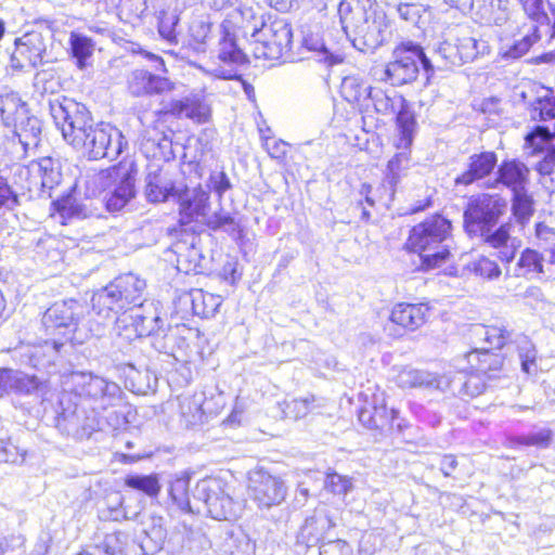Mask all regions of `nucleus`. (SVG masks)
I'll list each match as a JSON object with an SVG mask.
<instances>
[{"label": "nucleus", "mask_w": 555, "mask_h": 555, "mask_svg": "<svg viewBox=\"0 0 555 555\" xmlns=\"http://www.w3.org/2000/svg\"><path fill=\"white\" fill-rule=\"evenodd\" d=\"M339 22L352 46L361 52H373L389 35L385 15L372 0H340Z\"/></svg>", "instance_id": "1"}, {"label": "nucleus", "mask_w": 555, "mask_h": 555, "mask_svg": "<svg viewBox=\"0 0 555 555\" xmlns=\"http://www.w3.org/2000/svg\"><path fill=\"white\" fill-rule=\"evenodd\" d=\"M75 117L72 118V149L88 159H116L122 151V134L109 124L92 125L85 105L74 103Z\"/></svg>", "instance_id": "2"}, {"label": "nucleus", "mask_w": 555, "mask_h": 555, "mask_svg": "<svg viewBox=\"0 0 555 555\" xmlns=\"http://www.w3.org/2000/svg\"><path fill=\"white\" fill-rule=\"evenodd\" d=\"M253 18L254 12L249 10H235L228 14L221 24L216 28V38L211 56L219 63L214 64L209 73L220 79H232L237 77L236 67L247 63V56L237 44L238 33H249V24L246 18Z\"/></svg>", "instance_id": "3"}, {"label": "nucleus", "mask_w": 555, "mask_h": 555, "mask_svg": "<svg viewBox=\"0 0 555 555\" xmlns=\"http://www.w3.org/2000/svg\"><path fill=\"white\" fill-rule=\"evenodd\" d=\"M408 244L418 253L422 270L443 266L450 258L453 245L451 221L441 215L426 218L411 229Z\"/></svg>", "instance_id": "4"}, {"label": "nucleus", "mask_w": 555, "mask_h": 555, "mask_svg": "<svg viewBox=\"0 0 555 555\" xmlns=\"http://www.w3.org/2000/svg\"><path fill=\"white\" fill-rule=\"evenodd\" d=\"M475 337L480 338L487 347L474 348L465 357L456 361L455 367L465 376L475 378H500L503 367V357L490 351V348L501 349L511 337V333L504 326L475 325L472 330Z\"/></svg>", "instance_id": "5"}, {"label": "nucleus", "mask_w": 555, "mask_h": 555, "mask_svg": "<svg viewBox=\"0 0 555 555\" xmlns=\"http://www.w3.org/2000/svg\"><path fill=\"white\" fill-rule=\"evenodd\" d=\"M367 94V102H365L363 108L373 107L377 114L396 116L399 133L397 147L409 149L412 145L416 129V120L410 103L393 89L372 87Z\"/></svg>", "instance_id": "6"}, {"label": "nucleus", "mask_w": 555, "mask_h": 555, "mask_svg": "<svg viewBox=\"0 0 555 555\" xmlns=\"http://www.w3.org/2000/svg\"><path fill=\"white\" fill-rule=\"evenodd\" d=\"M422 66L427 80L433 77V65L421 44L413 41H403L392 51L391 60L383 69L382 80L393 87H401L414 82Z\"/></svg>", "instance_id": "7"}, {"label": "nucleus", "mask_w": 555, "mask_h": 555, "mask_svg": "<svg viewBox=\"0 0 555 555\" xmlns=\"http://www.w3.org/2000/svg\"><path fill=\"white\" fill-rule=\"evenodd\" d=\"M249 24L250 36L255 39L257 47L255 54L257 57L268 60H279L291 52L292 48V27L285 18H275L267 24L262 16L246 18Z\"/></svg>", "instance_id": "8"}, {"label": "nucleus", "mask_w": 555, "mask_h": 555, "mask_svg": "<svg viewBox=\"0 0 555 555\" xmlns=\"http://www.w3.org/2000/svg\"><path fill=\"white\" fill-rule=\"evenodd\" d=\"M489 46L483 40L473 37L449 36L438 41L434 47L433 56L429 57L433 65V75L436 69H450L474 61L478 55L488 53Z\"/></svg>", "instance_id": "9"}, {"label": "nucleus", "mask_w": 555, "mask_h": 555, "mask_svg": "<svg viewBox=\"0 0 555 555\" xmlns=\"http://www.w3.org/2000/svg\"><path fill=\"white\" fill-rule=\"evenodd\" d=\"M358 397L359 401L363 403L359 410L358 418L364 427L380 433L392 431L395 427L399 433L403 429L400 422L395 424L398 418V411L387 409L385 392L380 391L378 384H370L359 392Z\"/></svg>", "instance_id": "10"}, {"label": "nucleus", "mask_w": 555, "mask_h": 555, "mask_svg": "<svg viewBox=\"0 0 555 555\" xmlns=\"http://www.w3.org/2000/svg\"><path fill=\"white\" fill-rule=\"evenodd\" d=\"M88 386L87 392L90 396L89 406L95 412L96 418L94 425H88L91 430H103V421L107 424L108 428L113 430L125 427L128 423L124 413L118 411L108 412L103 415L109 406L115 408L122 402V390L119 384H86Z\"/></svg>", "instance_id": "11"}, {"label": "nucleus", "mask_w": 555, "mask_h": 555, "mask_svg": "<svg viewBox=\"0 0 555 555\" xmlns=\"http://www.w3.org/2000/svg\"><path fill=\"white\" fill-rule=\"evenodd\" d=\"M506 208L498 195L479 194L469 198L464 210V227L468 234L478 235L492 230Z\"/></svg>", "instance_id": "12"}, {"label": "nucleus", "mask_w": 555, "mask_h": 555, "mask_svg": "<svg viewBox=\"0 0 555 555\" xmlns=\"http://www.w3.org/2000/svg\"><path fill=\"white\" fill-rule=\"evenodd\" d=\"M118 176L119 171L116 168L99 171L90 169L81 175L72 186V218H87L91 215L90 211H87L86 205L78 204V197L91 199L98 196L109 188Z\"/></svg>", "instance_id": "13"}, {"label": "nucleus", "mask_w": 555, "mask_h": 555, "mask_svg": "<svg viewBox=\"0 0 555 555\" xmlns=\"http://www.w3.org/2000/svg\"><path fill=\"white\" fill-rule=\"evenodd\" d=\"M248 493L259 508L269 509L284 502L287 486L282 477L272 475L263 468H256L249 473Z\"/></svg>", "instance_id": "14"}, {"label": "nucleus", "mask_w": 555, "mask_h": 555, "mask_svg": "<svg viewBox=\"0 0 555 555\" xmlns=\"http://www.w3.org/2000/svg\"><path fill=\"white\" fill-rule=\"evenodd\" d=\"M194 498L204 502L207 512L215 519H229L234 516L233 499L227 483L216 477H208L197 482Z\"/></svg>", "instance_id": "15"}, {"label": "nucleus", "mask_w": 555, "mask_h": 555, "mask_svg": "<svg viewBox=\"0 0 555 555\" xmlns=\"http://www.w3.org/2000/svg\"><path fill=\"white\" fill-rule=\"evenodd\" d=\"M47 46L40 33L33 31L15 40L9 68L12 73L25 72L42 63Z\"/></svg>", "instance_id": "16"}, {"label": "nucleus", "mask_w": 555, "mask_h": 555, "mask_svg": "<svg viewBox=\"0 0 555 555\" xmlns=\"http://www.w3.org/2000/svg\"><path fill=\"white\" fill-rule=\"evenodd\" d=\"M128 90L133 96L160 95L171 91L172 82L160 74L152 73L144 68H135L127 78Z\"/></svg>", "instance_id": "17"}, {"label": "nucleus", "mask_w": 555, "mask_h": 555, "mask_svg": "<svg viewBox=\"0 0 555 555\" xmlns=\"http://www.w3.org/2000/svg\"><path fill=\"white\" fill-rule=\"evenodd\" d=\"M529 168L517 159L503 160L496 170V178L489 184V188L496 189L503 185L512 194L528 189Z\"/></svg>", "instance_id": "18"}, {"label": "nucleus", "mask_w": 555, "mask_h": 555, "mask_svg": "<svg viewBox=\"0 0 555 555\" xmlns=\"http://www.w3.org/2000/svg\"><path fill=\"white\" fill-rule=\"evenodd\" d=\"M91 304L92 310L103 319H115L120 312L128 310L115 279L92 295Z\"/></svg>", "instance_id": "19"}, {"label": "nucleus", "mask_w": 555, "mask_h": 555, "mask_svg": "<svg viewBox=\"0 0 555 555\" xmlns=\"http://www.w3.org/2000/svg\"><path fill=\"white\" fill-rule=\"evenodd\" d=\"M498 164L494 152L487 151L468 157L467 169L455 178L456 185H470L489 176Z\"/></svg>", "instance_id": "20"}, {"label": "nucleus", "mask_w": 555, "mask_h": 555, "mask_svg": "<svg viewBox=\"0 0 555 555\" xmlns=\"http://www.w3.org/2000/svg\"><path fill=\"white\" fill-rule=\"evenodd\" d=\"M131 319L135 336L138 337L147 336L152 341L154 335L164 330L163 320L153 302L140 304L132 309Z\"/></svg>", "instance_id": "21"}, {"label": "nucleus", "mask_w": 555, "mask_h": 555, "mask_svg": "<svg viewBox=\"0 0 555 555\" xmlns=\"http://www.w3.org/2000/svg\"><path fill=\"white\" fill-rule=\"evenodd\" d=\"M189 331L184 325L164 328L154 335L151 345L158 352L177 360L178 352L183 351L188 347V341L183 334Z\"/></svg>", "instance_id": "22"}, {"label": "nucleus", "mask_w": 555, "mask_h": 555, "mask_svg": "<svg viewBox=\"0 0 555 555\" xmlns=\"http://www.w3.org/2000/svg\"><path fill=\"white\" fill-rule=\"evenodd\" d=\"M428 311L425 304L400 302L392 308L390 320L403 328L414 331L425 323Z\"/></svg>", "instance_id": "23"}, {"label": "nucleus", "mask_w": 555, "mask_h": 555, "mask_svg": "<svg viewBox=\"0 0 555 555\" xmlns=\"http://www.w3.org/2000/svg\"><path fill=\"white\" fill-rule=\"evenodd\" d=\"M301 47L308 52H311L312 57H314L318 62L332 66L343 61L339 54L331 52V50L327 48L323 37L321 36L319 27H306L301 30Z\"/></svg>", "instance_id": "24"}, {"label": "nucleus", "mask_w": 555, "mask_h": 555, "mask_svg": "<svg viewBox=\"0 0 555 555\" xmlns=\"http://www.w3.org/2000/svg\"><path fill=\"white\" fill-rule=\"evenodd\" d=\"M180 215L182 221L188 223L199 216H205L209 208V193L202 186L186 190L179 196Z\"/></svg>", "instance_id": "25"}, {"label": "nucleus", "mask_w": 555, "mask_h": 555, "mask_svg": "<svg viewBox=\"0 0 555 555\" xmlns=\"http://www.w3.org/2000/svg\"><path fill=\"white\" fill-rule=\"evenodd\" d=\"M176 193L175 182L166 170L157 169L146 176L145 195L151 203H162Z\"/></svg>", "instance_id": "26"}, {"label": "nucleus", "mask_w": 555, "mask_h": 555, "mask_svg": "<svg viewBox=\"0 0 555 555\" xmlns=\"http://www.w3.org/2000/svg\"><path fill=\"white\" fill-rule=\"evenodd\" d=\"M28 112V104L18 92L8 88L0 90V117L7 127L16 124Z\"/></svg>", "instance_id": "27"}, {"label": "nucleus", "mask_w": 555, "mask_h": 555, "mask_svg": "<svg viewBox=\"0 0 555 555\" xmlns=\"http://www.w3.org/2000/svg\"><path fill=\"white\" fill-rule=\"evenodd\" d=\"M11 127L25 154L39 145L41 122L36 116L30 115L29 112Z\"/></svg>", "instance_id": "28"}, {"label": "nucleus", "mask_w": 555, "mask_h": 555, "mask_svg": "<svg viewBox=\"0 0 555 555\" xmlns=\"http://www.w3.org/2000/svg\"><path fill=\"white\" fill-rule=\"evenodd\" d=\"M190 46L197 53H204L212 48L216 38V29L208 17L199 16L192 20L189 26Z\"/></svg>", "instance_id": "29"}, {"label": "nucleus", "mask_w": 555, "mask_h": 555, "mask_svg": "<svg viewBox=\"0 0 555 555\" xmlns=\"http://www.w3.org/2000/svg\"><path fill=\"white\" fill-rule=\"evenodd\" d=\"M95 43L87 36L72 31V59L77 68L88 76L93 73V53Z\"/></svg>", "instance_id": "30"}, {"label": "nucleus", "mask_w": 555, "mask_h": 555, "mask_svg": "<svg viewBox=\"0 0 555 555\" xmlns=\"http://www.w3.org/2000/svg\"><path fill=\"white\" fill-rule=\"evenodd\" d=\"M134 179L126 173L120 182L108 191L104 197L106 209L111 212L120 211L134 197Z\"/></svg>", "instance_id": "31"}, {"label": "nucleus", "mask_w": 555, "mask_h": 555, "mask_svg": "<svg viewBox=\"0 0 555 555\" xmlns=\"http://www.w3.org/2000/svg\"><path fill=\"white\" fill-rule=\"evenodd\" d=\"M115 282L128 309L131 305L135 308L142 304V296L146 288V282L143 279L133 273H127L116 278Z\"/></svg>", "instance_id": "32"}, {"label": "nucleus", "mask_w": 555, "mask_h": 555, "mask_svg": "<svg viewBox=\"0 0 555 555\" xmlns=\"http://www.w3.org/2000/svg\"><path fill=\"white\" fill-rule=\"evenodd\" d=\"M516 349L521 372L527 378L538 377L539 372H541L543 367L542 359L538 358V351L533 343L527 337H521L517 341Z\"/></svg>", "instance_id": "33"}, {"label": "nucleus", "mask_w": 555, "mask_h": 555, "mask_svg": "<svg viewBox=\"0 0 555 555\" xmlns=\"http://www.w3.org/2000/svg\"><path fill=\"white\" fill-rule=\"evenodd\" d=\"M516 349L521 372L527 378L538 377L539 372H541L543 367L542 359L538 358V351L533 343L527 337H521L517 341Z\"/></svg>", "instance_id": "34"}, {"label": "nucleus", "mask_w": 555, "mask_h": 555, "mask_svg": "<svg viewBox=\"0 0 555 555\" xmlns=\"http://www.w3.org/2000/svg\"><path fill=\"white\" fill-rule=\"evenodd\" d=\"M328 526L330 519L325 516L312 515L307 517L297 533V543L307 547L317 545Z\"/></svg>", "instance_id": "35"}, {"label": "nucleus", "mask_w": 555, "mask_h": 555, "mask_svg": "<svg viewBox=\"0 0 555 555\" xmlns=\"http://www.w3.org/2000/svg\"><path fill=\"white\" fill-rule=\"evenodd\" d=\"M387 164V172L383 181V188L388 191V198L392 201L396 186L400 182L401 177L410 167V155L408 149H402Z\"/></svg>", "instance_id": "36"}, {"label": "nucleus", "mask_w": 555, "mask_h": 555, "mask_svg": "<svg viewBox=\"0 0 555 555\" xmlns=\"http://www.w3.org/2000/svg\"><path fill=\"white\" fill-rule=\"evenodd\" d=\"M209 402L203 401L201 396L184 398L180 402L181 422L186 428H193L207 420Z\"/></svg>", "instance_id": "37"}, {"label": "nucleus", "mask_w": 555, "mask_h": 555, "mask_svg": "<svg viewBox=\"0 0 555 555\" xmlns=\"http://www.w3.org/2000/svg\"><path fill=\"white\" fill-rule=\"evenodd\" d=\"M372 86H369L359 76H346L340 83V94L349 103H354L359 107L363 108L365 102H367L369 91Z\"/></svg>", "instance_id": "38"}, {"label": "nucleus", "mask_w": 555, "mask_h": 555, "mask_svg": "<svg viewBox=\"0 0 555 555\" xmlns=\"http://www.w3.org/2000/svg\"><path fill=\"white\" fill-rule=\"evenodd\" d=\"M507 273L514 276L544 273V257L534 249L526 248L521 251L514 269H507Z\"/></svg>", "instance_id": "39"}, {"label": "nucleus", "mask_w": 555, "mask_h": 555, "mask_svg": "<svg viewBox=\"0 0 555 555\" xmlns=\"http://www.w3.org/2000/svg\"><path fill=\"white\" fill-rule=\"evenodd\" d=\"M537 236L544 254V272L555 279V231L546 225H537Z\"/></svg>", "instance_id": "40"}, {"label": "nucleus", "mask_w": 555, "mask_h": 555, "mask_svg": "<svg viewBox=\"0 0 555 555\" xmlns=\"http://www.w3.org/2000/svg\"><path fill=\"white\" fill-rule=\"evenodd\" d=\"M538 31V25L531 24L528 34L515 40L513 43H505L501 47V55L505 59L513 60L521 57L530 50L532 44L540 39Z\"/></svg>", "instance_id": "41"}, {"label": "nucleus", "mask_w": 555, "mask_h": 555, "mask_svg": "<svg viewBox=\"0 0 555 555\" xmlns=\"http://www.w3.org/2000/svg\"><path fill=\"white\" fill-rule=\"evenodd\" d=\"M190 297L193 313L206 319L214 317L221 304L219 296L204 293L202 289L193 291Z\"/></svg>", "instance_id": "42"}, {"label": "nucleus", "mask_w": 555, "mask_h": 555, "mask_svg": "<svg viewBox=\"0 0 555 555\" xmlns=\"http://www.w3.org/2000/svg\"><path fill=\"white\" fill-rule=\"evenodd\" d=\"M508 4V0H490L480 12V18L488 25H504L509 20Z\"/></svg>", "instance_id": "43"}, {"label": "nucleus", "mask_w": 555, "mask_h": 555, "mask_svg": "<svg viewBox=\"0 0 555 555\" xmlns=\"http://www.w3.org/2000/svg\"><path fill=\"white\" fill-rule=\"evenodd\" d=\"M190 477L186 475L177 476L170 481L169 495L172 502L183 512L193 513L190 504Z\"/></svg>", "instance_id": "44"}, {"label": "nucleus", "mask_w": 555, "mask_h": 555, "mask_svg": "<svg viewBox=\"0 0 555 555\" xmlns=\"http://www.w3.org/2000/svg\"><path fill=\"white\" fill-rule=\"evenodd\" d=\"M553 440V431L548 428H542L538 431L522 436H513L509 438V444L513 448L519 446H533L538 448H548Z\"/></svg>", "instance_id": "45"}, {"label": "nucleus", "mask_w": 555, "mask_h": 555, "mask_svg": "<svg viewBox=\"0 0 555 555\" xmlns=\"http://www.w3.org/2000/svg\"><path fill=\"white\" fill-rule=\"evenodd\" d=\"M125 485L149 496H157L160 491L156 475H129L125 479Z\"/></svg>", "instance_id": "46"}, {"label": "nucleus", "mask_w": 555, "mask_h": 555, "mask_svg": "<svg viewBox=\"0 0 555 555\" xmlns=\"http://www.w3.org/2000/svg\"><path fill=\"white\" fill-rule=\"evenodd\" d=\"M180 17L176 11H163L158 18V34L170 44L178 43L177 26Z\"/></svg>", "instance_id": "47"}, {"label": "nucleus", "mask_w": 555, "mask_h": 555, "mask_svg": "<svg viewBox=\"0 0 555 555\" xmlns=\"http://www.w3.org/2000/svg\"><path fill=\"white\" fill-rule=\"evenodd\" d=\"M512 202L513 214L519 222L524 223L533 215V199L528 189L513 193Z\"/></svg>", "instance_id": "48"}, {"label": "nucleus", "mask_w": 555, "mask_h": 555, "mask_svg": "<svg viewBox=\"0 0 555 555\" xmlns=\"http://www.w3.org/2000/svg\"><path fill=\"white\" fill-rule=\"evenodd\" d=\"M397 13L402 20L416 26L425 24L430 16V13L425 5L421 3H410L408 1L397 11Z\"/></svg>", "instance_id": "49"}, {"label": "nucleus", "mask_w": 555, "mask_h": 555, "mask_svg": "<svg viewBox=\"0 0 555 555\" xmlns=\"http://www.w3.org/2000/svg\"><path fill=\"white\" fill-rule=\"evenodd\" d=\"M207 227L214 231L224 230L232 236L240 235L242 229L229 212H215L207 221Z\"/></svg>", "instance_id": "50"}, {"label": "nucleus", "mask_w": 555, "mask_h": 555, "mask_svg": "<svg viewBox=\"0 0 555 555\" xmlns=\"http://www.w3.org/2000/svg\"><path fill=\"white\" fill-rule=\"evenodd\" d=\"M325 489L335 495L346 496L353 488L352 479L334 470L326 473Z\"/></svg>", "instance_id": "51"}, {"label": "nucleus", "mask_w": 555, "mask_h": 555, "mask_svg": "<svg viewBox=\"0 0 555 555\" xmlns=\"http://www.w3.org/2000/svg\"><path fill=\"white\" fill-rule=\"evenodd\" d=\"M50 111L56 127L62 131L63 137L66 139L67 132L65 125L69 118L67 98L63 95L50 100Z\"/></svg>", "instance_id": "52"}, {"label": "nucleus", "mask_w": 555, "mask_h": 555, "mask_svg": "<svg viewBox=\"0 0 555 555\" xmlns=\"http://www.w3.org/2000/svg\"><path fill=\"white\" fill-rule=\"evenodd\" d=\"M69 321V308L66 302H55L43 315V322L52 327H67Z\"/></svg>", "instance_id": "53"}, {"label": "nucleus", "mask_w": 555, "mask_h": 555, "mask_svg": "<svg viewBox=\"0 0 555 555\" xmlns=\"http://www.w3.org/2000/svg\"><path fill=\"white\" fill-rule=\"evenodd\" d=\"M470 270L478 276L486 280H495L501 275L499 264L487 257H480L470 264Z\"/></svg>", "instance_id": "54"}, {"label": "nucleus", "mask_w": 555, "mask_h": 555, "mask_svg": "<svg viewBox=\"0 0 555 555\" xmlns=\"http://www.w3.org/2000/svg\"><path fill=\"white\" fill-rule=\"evenodd\" d=\"M317 401L318 400L313 395L298 397L286 402V409L295 418H300L314 410Z\"/></svg>", "instance_id": "55"}, {"label": "nucleus", "mask_w": 555, "mask_h": 555, "mask_svg": "<svg viewBox=\"0 0 555 555\" xmlns=\"http://www.w3.org/2000/svg\"><path fill=\"white\" fill-rule=\"evenodd\" d=\"M31 170L41 175V185L43 188L52 189L54 184L59 183L60 173L53 170L50 158H42L40 162L31 164Z\"/></svg>", "instance_id": "56"}, {"label": "nucleus", "mask_w": 555, "mask_h": 555, "mask_svg": "<svg viewBox=\"0 0 555 555\" xmlns=\"http://www.w3.org/2000/svg\"><path fill=\"white\" fill-rule=\"evenodd\" d=\"M177 262L178 270L184 271L189 273L190 271H196L201 261L199 250L195 246H191L188 248V253L183 254L181 251H177Z\"/></svg>", "instance_id": "57"}, {"label": "nucleus", "mask_w": 555, "mask_h": 555, "mask_svg": "<svg viewBox=\"0 0 555 555\" xmlns=\"http://www.w3.org/2000/svg\"><path fill=\"white\" fill-rule=\"evenodd\" d=\"M487 233L478 234L477 236H480L483 238L486 243L491 245L494 248H499L502 245L511 242L513 238L509 236V225L508 224H502L496 230H487Z\"/></svg>", "instance_id": "58"}, {"label": "nucleus", "mask_w": 555, "mask_h": 555, "mask_svg": "<svg viewBox=\"0 0 555 555\" xmlns=\"http://www.w3.org/2000/svg\"><path fill=\"white\" fill-rule=\"evenodd\" d=\"M25 453L22 452L11 439L0 438V462L17 463L23 461Z\"/></svg>", "instance_id": "59"}, {"label": "nucleus", "mask_w": 555, "mask_h": 555, "mask_svg": "<svg viewBox=\"0 0 555 555\" xmlns=\"http://www.w3.org/2000/svg\"><path fill=\"white\" fill-rule=\"evenodd\" d=\"M26 539L22 533H9L0 535V555L12 554L22 550L25 545Z\"/></svg>", "instance_id": "60"}, {"label": "nucleus", "mask_w": 555, "mask_h": 555, "mask_svg": "<svg viewBox=\"0 0 555 555\" xmlns=\"http://www.w3.org/2000/svg\"><path fill=\"white\" fill-rule=\"evenodd\" d=\"M528 17L535 23H542L547 20L544 12L543 0H518Z\"/></svg>", "instance_id": "61"}, {"label": "nucleus", "mask_w": 555, "mask_h": 555, "mask_svg": "<svg viewBox=\"0 0 555 555\" xmlns=\"http://www.w3.org/2000/svg\"><path fill=\"white\" fill-rule=\"evenodd\" d=\"M319 555H353V548L345 540L337 539L323 543Z\"/></svg>", "instance_id": "62"}, {"label": "nucleus", "mask_w": 555, "mask_h": 555, "mask_svg": "<svg viewBox=\"0 0 555 555\" xmlns=\"http://www.w3.org/2000/svg\"><path fill=\"white\" fill-rule=\"evenodd\" d=\"M208 186L221 199L223 194L232 188V183L225 172L216 171L210 173Z\"/></svg>", "instance_id": "63"}, {"label": "nucleus", "mask_w": 555, "mask_h": 555, "mask_svg": "<svg viewBox=\"0 0 555 555\" xmlns=\"http://www.w3.org/2000/svg\"><path fill=\"white\" fill-rule=\"evenodd\" d=\"M119 9L128 18H140L147 9L146 0H120Z\"/></svg>", "instance_id": "64"}]
</instances>
